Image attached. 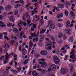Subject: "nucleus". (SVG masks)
<instances>
[{"instance_id":"obj_30","label":"nucleus","mask_w":76,"mask_h":76,"mask_svg":"<svg viewBox=\"0 0 76 76\" xmlns=\"http://www.w3.org/2000/svg\"><path fill=\"white\" fill-rule=\"evenodd\" d=\"M18 14V11L17 10H16L15 11L14 14L15 15H17Z\"/></svg>"},{"instance_id":"obj_21","label":"nucleus","mask_w":76,"mask_h":76,"mask_svg":"<svg viewBox=\"0 0 76 76\" xmlns=\"http://www.w3.org/2000/svg\"><path fill=\"white\" fill-rule=\"evenodd\" d=\"M70 21L69 20H68L66 22V28H69V25H70Z\"/></svg>"},{"instance_id":"obj_56","label":"nucleus","mask_w":76,"mask_h":76,"mask_svg":"<svg viewBox=\"0 0 76 76\" xmlns=\"http://www.w3.org/2000/svg\"><path fill=\"white\" fill-rule=\"evenodd\" d=\"M14 8H18V5H17V4H16L14 6Z\"/></svg>"},{"instance_id":"obj_51","label":"nucleus","mask_w":76,"mask_h":76,"mask_svg":"<svg viewBox=\"0 0 76 76\" xmlns=\"http://www.w3.org/2000/svg\"><path fill=\"white\" fill-rule=\"evenodd\" d=\"M23 23V25L24 26H26L27 24H26V22H24Z\"/></svg>"},{"instance_id":"obj_42","label":"nucleus","mask_w":76,"mask_h":76,"mask_svg":"<svg viewBox=\"0 0 76 76\" xmlns=\"http://www.w3.org/2000/svg\"><path fill=\"white\" fill-rule=\"evenodd\" d=\"M40 22L41 23V25H43V23H44V21H43V20H41Z\"/></svg>"},{"instance_id":"obj_26","label":"nucleus","mask_w":76,"mask_h":76,"mask_svg":"<svg viewBox=\"0 0 76 76\" xmlns=\"http://www.w3.org/2000/svg\"><path fill=\"white\" fill-rule=\"evenodd\" d=\"M58 26L59 28H61V27L63 26V24L61 23V24L60 23H59L58 24Z\"/></svg>"},{"instance_id":"obj_2","label":"nucleus","mask_w":76,"mask_h":76,"mask_svg":"<svg viewBox=\"0 0 76 76\" xmlns=\"http://www.w3.org/2000/svg\"><path fill=\"white\" fill-rule=\"evenodd\" d=\"M10 56V55H8V53H7L6 55L5 56V59L4 60V64L7 63L9 61V57Z\"/></svg>"},{"instance_id":"obj_61","label":"nucleus","mask_w":76,"mask_h":76,"mask_svg":"<svg viewBox=\"0 0 76 76\" xmlns=\"http://www.w3.org/2000/svg\"><path fill=\"white\" fill-rule=\"evenodd\" d=\"M22 29V27H20L19 29V31H18V32L19 31H21Z\"/></svg>"},{"instance_id":"obj_9","label":"nucleus","mask_w":76,"mask_h":76,"mask_svg":"<svg viewBox=\"0 0 76 76\" xmlns=\"http://www.w3.org/2000/svg\"><path fill=\"white\" fill-rule=\"evenodd\" d=\"M46 46H48V48L47 49V50H51L52 49V47H51V44H49L46 45Z\"/></svg>"},{"instance_id":"obj_40","label":"nucleus","mask_w":76,"mask_h":76,"mask_svg":"<svg viewBox=\"0 0 76 76\" xmlns=\"http://www.w3.org/2000/svg\"><path fill=\"white\" fill-rule=\"evenodd\" d=\"M72 51L71 52H70V54H73V53H74L75 52V50L73 49H72Z\"/></svg>"},{"instance_id":"obj_39","label":"nucleus","mask_w":76,"mask_h":76,"mask_svg":"<svg viewBox=\"0 0 76 76\" xmlns=\"http://www.w3.org/2000/svg\"><path fill=\"white\" fill-rule=\"evenodd\" d=\"M55 9L57 11H59V10H60V8L59 7H57L55 6Z\"/></svg>"},{"instance_id":"obj_48","label":"nucleus","mask_w":76,"mask_h":76,"mask_svg":"<svg viewBox=\"0 0 76 76\" xmlns=\"http://www.w3.org/2000/svg\"><path fill=\"white\" fill-rule=\"evenodd\" d=\"M3 35H5L6 36L7 35V33L6 32H4L3 33Z\"/></svg>"},{"instance_id":"obj_63","label":"nucleus","mask_w":76,"mask_h":76,"mask_svg":"<svg viewBox=\"0 0 76 76\" xmlns=\"http://www.w3.org/2000/svg\"><path fill=\"white\" fill-rule=\"evenodd\" d=\"M33 28H36V25L33 24Z\"/></svg>"},{"instance_id":"obj_19","label":"nucleus","mask_w":76,"mask_h":76,"mask_svg":"<svg viewBox=\"0 0 76 76\" xmlns=\"http://www.w3.org/2000/svg\"><path fill=\"white\" fill-rule=\"evenodd\" d=\"M58 7L59 8H61V9H63V8H64V6L63 4H60L58 5Z\"/></svg>"},{"instance_id":"obj_23","label":"nucleus","mask_w":76,"mask_h":76,"mask_svg":"<svg viewBox=\"0 0 76 76\" xmlns=\"http://www.w3.org/2000/svg\"><path fill=\"white\" fill-rule=\"evenodd\" d=\"M49 28L50 29L51 28V29H54V28H55V25L53 24L52 26L50 27Z\"/></svg>"},{"instance_id":"obj_25","label":"nucleus","mask_w":76,"mask_h":76,"mask_svg":"<svg viewBox=\"0 0 76 76\" xmlns=\"http://www.w3.org/2000/svg\"><path fill=\"white\" fill-rule=\"evenodd\" d=\"M7 25L8 27H11L12 26V23H8Z\"/></svg>"},{"instance_id":"obj_29","label":"nucleus","mask_w":76,"mask_h":76,"mask_svg":"<svg viewBox=\"0 0 76 76\" xmlns=\"http://www.w3.org/2000/svg\"><path fill=\"white\" fill-rule=\"evenodd\" d=\"M31 35L32 37H36V34L35 33L33 34L32 33H31Z\"/></svg>"},{"instance_id":"obj_41","label":"nucleus","mask_w":76,"mask_h":76,"mask_svg":"<svg viewBox=\"0 0 76 76\" xmlns=\"http://www.w3.org/2000/svg\"><path fill=\"white\" fill-rule=\"evenodd\" d=\"M29 45H30V47H32L33 46V43L32 42H30L29 43Z\"/></svg>"},{"instance_id":"obj_57","label":"nucleus","mask_w":76,"mask_h":76,"mask_svg":"<svg viewBox=\"0 0 76 76\" xmlns=\"http://www.w3.org/2000/svg\"><path fill=\"white\" fill-rule=\"evenodd\" d=\"M39 60L40 61H45L44 59L43 58L40 59Z\"/></svg>"},{"instance_id":"obj_47","label":"nucleus","mask_w":76,"mask_h":76,"mask_svg":"<svg viewBox=\"0 0 76 76\" xmlns=\"http://www.w3.org/2000/svg\"><path fill=\"white\" fill-rule=\"evenodd\" d=\"M4 8L2 6H0V10H3Z\"/></svg>"},{"instance_id":"obj_3","label":"nucleus","mask_w":76,"mask_h":76,"mask_svg":"<svg viewBox=\"0 0 76 76\" xmlns=\"http://www.w3.org/2000/svg\"><path fill=\"white\" fill-rule=\"evenodd\" d=\"M48 52L46 50H43L41 51L40 54L42 56H46Z\"/></svg>"},{"instance_id":"obj_10","label":"nucleus","mask_w":76,"mask_h":76,"mask_svg":"<svg viewBox=\"0 0 76 76\" xmlns=\"http://www.w3.org/2000/svg\"><path fill=\"white\" fill-rule=\"evenodd\" d=\"M70 14L71 16V18L72 19H73V18H75V14H74V13H73V11H71Z\"/></svg>"},{"instance_id":"obj_20","label":"nucleus","mask_w":76,"mask_h":76,"mask_svg":"<svg viewBox=\"0 0 76 76\" xmlns=\"http://www.w3.org/2000/svg\"><path fill=\"white\" fill-rule=\"evenodd\" d=\"M24 34V32L23 31H21V33H20V38L21 39H22V36H23V35Z\"/></svg>"},{"instance_id":"obj_55","label":"nucleus","mask_w":76,"mask_h":76,"mask_svg":"<svg viewBox=\"0 0 76 76\" xmlns=\"http://www.w3.org/2000/svg\"><path fill=\"white\" fill-rule=\"evenodd\" d=\"M65 47H67V49H69V46L67 45H65Z\"/></svg>"},{"instance_id":"obj_52","label":"nucleus","mask_w":76,"mask_h":76,"mask_svg":"<svg viewBox=\"0 0 76 76\" xmlns=\"http://www.w3.org/2000/svg\"><path fill=\"white\" fill-rule=\"evenodd\" d=\"M23 20H25V14H23Z\"/></svg>"},{"instance_id":"obj_37","label":"nucleus","mask_w":76,"mask_h":76,"mask_svg":"<svg viewBox=\"0 0 76 76\" xmlns=\"http://www.w3.org/2000/svg\"><path fill=\"white\" fill-rule=\"evenodd\" d=\"M45 31V29H42V31L40 32V34H43L44 32Z\"/></svg>"},{"instance_id":"obj_33","label":"nucleus","mask_w":76,"mask_h":76,"mask_svg":"<svg viewBox=\"0 0 76 76\" xmlns=\"http://www.w3.org/2000/svg\"><path fill=\"white\" fill-rule=\"evenodd\" d=\"M65 15L66 16H67L69 15V13L68 12V11L66 10L65 12Z\"/></svg>"},{"instance_id":"obj_38","label":"nucleus","mask_w":76,"mask_h":76,"mask_svg":"<svg viewBox=\"0 0 76 76\" xmlns=\"http://www.w3.org/2000/svg\"><path fill=\"white\" fill-rule=\"evenodd\" d=\"M44 38V36L41 35L40 36V39H43Z\"/></svg>"},{"instance_id":"obj_5","label":"nucleus","mask_w":76,"mask_h":76,"mask_svg":"<svg viewBox=\"0 0 76 76\" xmlns=\"http://www.w3.org/2000/svg\"><path fill=\"white\" fill-rule=\"evenodd\" d=\"M51 70L52 71H55L56 69V65L55 64H53L50 67Z\"/></svg>"},{"instance_id":"obj_22","label":"nucleus","mask_w":76,"mask_h":76,"mask_svg":"<svg viewBox=\"0 0 76 76\" xmlns=\"http://www.w3.org/2000/svg\"><path fill=\"white\" fill-rule=\"evenodd\" d=\"M15 42L14 40H12L10 41V44H11V45H13L14 44V43Z\"/></svg>"},{"instance_id":"obj_15","label":"nucleus","mask_w":76,"mask_h":76,"mask_svg":"<svg viewBox=\"0 0 76 76\" xmlns=\"http://www.w3.org/2000/svg\"><path fill=\"white\" fill-rule=\"evenodd\" d=\"M76 57V55L74 53L72 54V55L70 57V58H72V59H75V61L76 60V58L75 57Z\"/></svg>"},{"instance_id":"obj_18","label":"nucleus","mask_w":76,"mask_h":76,"mask_svg":"<svg viewBox=\"0 0 76 76\" xmlns=\"http://www.w3.org/2000/svg\"><path fill=\"white\" fill-rule=\"evenodd\" d=\"M66 33L68 34L69 35H70V32L71 31V30L70 28H68L66 29Z\"/></svg>"},{"instance_id":"obj_46","label":"nucleus","mask_w":76,"mask_h":76,"mask_svg":"<svg viewBox=\"0 0 76 76\" xmlns=\"http://www.w3.org/2000/svg\"><path fill=\"white\" fill-rule=\"evenodd\" d=\"M4 38L5 39H6L7 40H9V38H8V37H7L6 36H5L4 37Z\"/></svg>"},{"instance_id":"obj_36","label":"nucleus","mask_w":76,"mask_h":76,"mask_svg":"<svg viewBox=\"0 0 76 76\" xmlns=\"http://www.w3.org/2000/svg\"><path fill=\"white\" fill-rule=\"evenodd\" d=\"M28 62V59H27L25 60L24 62V64H27Z\"/></svg>"},{"instance_id":"obj_7","label":"nucleus","mask_w":76,"mask_h":76,"mask_svg":"<svg viewBox=\"0 0 76 76\" xmlns=\"http://www.w3.org/2000/svg\"><path fill=\"white\" fill-rule=\"evenodd\" d=\"M61 73L62 75H64L66 74V70L64 68H61Z\"/></svg>"},{"instance_id":"obj_27","label":"nucleus","mask_w":76,"mask_h":76,"mask_svg":"<svg viewBox=\"0 0 76 76\" xmlns=\"http://www.w3.org/2000/svg\"><path fill=\"white\" fill-rule=\"evenodd\" d=\"M53 23L51 21L49 22L48 23V26H52L53 25Z\"/></svg>"},{"instance_id":"obj_64","label":"nucleus","mask_w":76,"mask_h":76,"mask_svg":"<svg viewBox=\"0 0 76 76\" xmlns=\"http://www.w3.org/2000/svg\"><path fill=\"white\" fill-rule=\"evenodd\" d=\"M14 63H15V67H16V66H17V62H16V61H15L14 62Z\"/></svg>"},{"instance_id":"obj_28","label":"nucleus","mask_w":76,"mask_h":76,"mask_svg":"<svg viewBox=\"0 0 76 76\" xmlns=\"http://www.w3.org/2000/svg\"><path fill=\"white\" fill-rule=\"evenodd\" d=\"M68 40L70 42H73V39L72 37H71L69 38Z\"/></svg>"},{"instance_id":"obj_4","label":"nucleus","mask_w":76,"mask_h":76,"mask_svg":"<svg viewBox=\"0 0 76 76\" xmlns=\"http://www.w3.org/2000/svg\"><path fill=\"white\" fill-rule=\"evenodd\" d=\"M12 9V6L10 5H7L5 8V9L6 11H9L10 10H11Z\"/></svg>"},{"instance_id":"obj_14","label":"nucleus","mask_w":76,"mask_h":76,"mask_svg":"<svg viewBox=\"0 0 76 76\" xmlns=\"http://www.w3.org/2000/svg\"><path fill=\"white\" fill-rule=\"evenodd\" d=\"M23 22L22 21H20L18 24V26L19 27H21V26L23 25Z\"/></svg>"},{"instance_id":"obj_60","label":"nucleus","mask_w":76,"mask_h":76,"mask_svg":"<svg viewBox=\"0 0 76 76\" xmlns=\"http://www.w3.org/2000/svg\"><path fill=\"white\" fill-rule=\"evenodd\" d=\"M63 37H64V39H66V35H64Z\"/></svg>"},{"instance_id":"obj_11","label":"nucleus","mask_w":76,"mask_h":76,"mask_svg":"<svg viewBox=\"0 0 76 76\" xmlns=\"http://www.w3.org/2000/svg\"><path fill=\"white\" fill-rule=\"evenodd\" d=\"M41 66L42 67H45L47 66V63L45 62H44L41 64Z\"/></svg>"},{"instance_id":"obj_45","label":"nucleus","mask_w":76,"mask_h":76,"mask_svg":"<svg viewBox=\"0 0 76 76\" xmlns=\"http://www.w3.org/2000/svg\"><path fill=\"white\" fill-rule=\"evenodd\" d=\"M69 61H70V62H71V63H74L75 60L70 59V60H69Z\"/></svg>"},{"instance_id":"obj_54","label":"nucleus","mask_w":76,"mask_h":76,"mask_svg":"<svg viewBox=\"0 0 76 76\" xmlns=\"http://www.w3.org/2000/svg\"><path fill=\"white\" fill-rule=\"evenodd\" d=\"M4 56H2L1 58H0V60L3 59V58H4Z\"/></svg>"},{"instance_id":"obj_35","label":"nucleus","mask_w":76,"mask_h":76,"mask_svg":"<svg viewBox=\"0 0 76 76\" xmlns=\"http://www.w3.org/2000/svg\"><path fill=\"white\" fill-rule=\"evenodd\" d=\"M14 18V17L13 16H11L10 17V21H14L12 19Z\"/></svg>"},{"instance_id":"obj_17","label":"nucleus","mask_w":76,"mask_h":76,"mask_svg":"<svg viewBox=\"0 0 76 76\" xmlns=\"http://www.w3.org/2000/svg\"><path fill=\"white\" fill-rule=\"evenodd\" d=\"M57 18H61L62 17H63V14L62 13H60L59 14H58L57 15Z\"/></svg>"},{"instance_id":"obj_32","label":"nucleus","mask_w":76,"mask_h":76,"mask_svg":"<svg viewBox=\"0 0 76 76\" xmlns=\"http://www.w3.org/2000/svg\"><path fill=\"white\" fill-rule=\"evenodd\" d=\"M35 66H36L37 67L38 69H40L41 67V66L38 64H35Z\"/></svg>"},{"instance_id":"obj_24","label":"nucleus","mask_w":76,"mask_h":76,"mask_svg":"<svg viewBox=\"0 0 76 76\" xmlns=\"http://www.w3.org/2000/svg\"><path fill=\"white\" fill-rule=\"evenodd\" d=\"M26 15L27 19H29V18H30V16H29V15L28 13V12H26Z\"/></svg>"},{"instance_id":"obj_49","label":"nucleus","mask_w":76,"mask_h":76,"mask_svg":"<svg viewBox=\"0 0 76 76\" xmlns=\"http://www.w3.org/2000/svg\"><path fill=\"white\" fill-rule=\"evenodd\" d=\"M19 51H22V47H21V46H19Z\"/></svg>"},{"instance_id":"obj_8","label":"nucleus","mask_w":76,"mask_h":76,"mask_svg":"<svg viewBox=\"0 0 76 76\" xmlns=\"http://www.w3.org/2000/svg\"><path fill=\"white\" fill-rule=\"evenodd\" d=\"M32 75L33 76H39V74L37 73V72L34 71L32 72Z\"/></svg>"},{"instance_id":"obj_59","label":"nucleus","mask_w":76,"mask_h":76,"mask_svg":"<svg viewBox=\"0 0 76 76\" xmlns=\"http://www.w3.org/2000/svg\"><path fill=\"white\" fill-rule=\"evenodd\" d=\"M51 39H52V41H55V39L54 38V37H51Z\"/></svg>"},{"instance_id":"obj_62","label":"nucleus","mask_w":76,"mask_h":76,"mask_svg":"<svg viewBox=\"0 0 76 76\" xmlns=\"http://www.w3.org/2000/svg\"><path fill=\"white\" fill-rule=\"evenodd\" d=\"M53 8H54V9L53 10V12H55V10L56 9L55 6L53 7Z\"/></svg>"},{"instance_id":"obj_12","label":"nucleus","mask_w":76,"mask_h":76,"mask_svg":"<svg viewBox=\"0 0 76 76\" xmlns=\"http://www.w3.org/2000/svg\"><path fill=\"white\" fill-rule=\"evenodd\" d=\"M63 34L61 32H60L58 33V37L59 38H61L63 37Z\"/></svg>"},{"instance_id":"obj_53","label":"nucleus","mask_w":76,"mask_h":76,"mask_svg":"<svg viewBox=\"0 0 76 76\" xmlns=\"http://www.w3.org/2000/svg\"><path fill=\"white\" fill-rule=\"evenodd\" d=\"M59 42L60 43V44H62V43H63V42L62 41V40H60L59 41Z\"/></svg>"},{"instance_id":"obj_58","label":"nucleus","mask_w":76,"mask_h":76,"mask_svg":"<svg viewBox=\"0 0 76 76\" xmlns=\"http://www.w3.org/2000/svg\"><path fill=\"white\" fill-rule=\"evenodd\" d=\"M3 16H2V15H0V20H1V19H3Z\"/></svg>"},{"instance_id":"obj_44","label":"nucleus","mask_w":76,"mask_h":76,"mask_svg":"<svg viewBox=\"0 0 76 76\" xmlns=\"http://www.w3.org/2000/svg\"><path fill=\"white\" fill-rule=\"evenodd\" d=\"M66 48L65 47V46H63L62 48H61V51H64L65 50V49Z\"/></svg>"},{"instance_id":"obj_13","label":"nucleus","mask_w":76,"mask_h":76,"mask_svg":"<svg viewBox=\"0 0 76 76\" xmlns=\"http://www.w3.org/2000/svg\"><path fill=\"white\" fill-rule=\"evenodd\" d=\"M0 25L3 28L6 27V25L2 21H0Z\"/></svg>"},{"instance_id":"obj_34","label":"nucleus","mask_w":76,"mask_h":76,"mask_svg":"<svg viewBox=\"0 0 76 76\" xmlns=\"http://www.w3.org/2000/svg\"><path fill=\"white\" fill-rule=\"evenodd\" d=\"M8 74H9V73L7 72H5L4 73V76H7V75H8Z\"/></svg>"},{"instance_id":"obj_6","label":"nucleus","mask_w":76,"mask_h":76,"mask_svg":"<svg viewBox=\"0 0 76 76\" xmlns=\"http://www.w3.org/2000/svg\"><path fill=\"white\" fill-rule=\"evenodd\" d=\"M22 54L23 55H26L27 54V51L25 48H23L22 50Z\"/></svg>"},{"instance_id":"obj_43","label":"nucleus","mask_w":76,"mask_h":76,"mask_svg":"<svg viewBox=\"0 0 76 76\" xmlns=\"http://www.w3.org/2000/svg\"><path fill=\"white\" fill-rule=\"evenodd\" d=\"M27 24H28V25H29V24H30V23H31V21H29V20H27Z\"/></svg>"},{"instance_id":"obj_31","label":"nucleus","mask_w":76,"mask_h":76,"mask_svg":"<svg viewBox=\"0 0 76 76\" xmlns=\"http://www.w3.org/2000/svg\"><path fill=\"white\" fill-rule=\"evenodd\" d=\"M38 35H39V33H37V37L35 38L36 40V42H37L38 41Z\"/></svg>"},{"instance_id":"obj_50","label":"nucleus","mask_w":76,"mask_h":76,"mask_svg":"<svg viewBox=\"0 0 76 76\" xmlns=\"http://www.w3.org/2000/svg\"><path fill=\"white\" fill-rule=\"evenodd\" d=\"M3 38V36H2V34L0 33V39H1Z\"/></svg>"},{"instance_id":"obj_1","label":"nucleus","mask_w":76,"mask_h":76,"mask_svg":"<svg viewBox=\"0 0 76 76\" xmlns=\"http://www.w3.org/2000/svg\"><path fill=\"white\" fill-rule=\"evenodd\" d=\"M53 60L56 64H58L60 63L59 58L56 56H54L53 58Z\"/></svg>"},{"instance_id":"obj_16","label":"nucleus","mask_w":76,"mask_h":76,"mask_svg":"<svg viewBox=\"0 0 76 76\" xmlns=\"http://www.w3.org/2000/svg\"><path fill=\"white\" fill-rule=\"evenodd\" d=\"M12 31L15 33H18V32L19 31V30L15 28L14 27L12 29Z\"/></svg>"}]
</instances>
